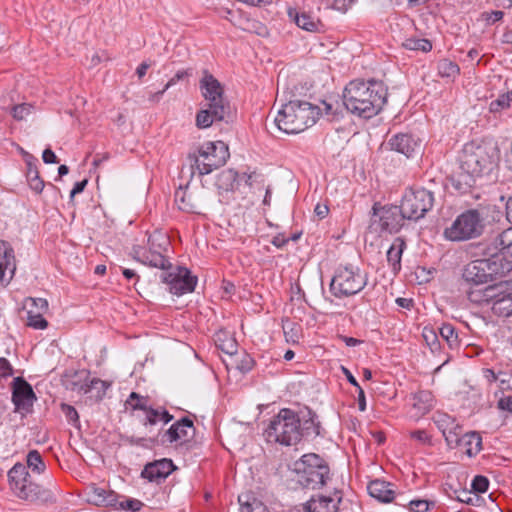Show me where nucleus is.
<instances>
[{
  "label": "nucleus",
  "instance_id": "obj_1",
  "mask_svg": "<svg viewBox=\"0 0 512 512\" xmlns=\"http://www.w3.org/2000/svg\"><path fill=\"white\" fill-rule=\"evenodd\" d=\"M46 471V463L38 450H30L26 455V465L17 462L7 472L9 488L13 495L30 504L49 505L57 502L59 489L50 477L48 486L37 483L34 474Z\"/></svg>",
  "mask_w": 512,
  "mask_h": 512
},
{
  "label": "nucleus",
  "instance_id": "obj_2",
  "mask_svg": "<svg viewBox=\"0 0 512 512\" xmlns=\"http://www.w3.org/2000/svg\"><path fill=\"white\" fill-rule=\"evenodd\" d=\"M387 96L388 89L383 81L355 79L343 91V104L351 114L370 119L382 111Z\"/></svg>",
  "mask_w": 512,
  "mask_h": 512
},
{
  "label": "nucleus",
  "instance_id": "obj_3",
  "mask_svg": "<svg viewBox=\"0 0 512 512\" xmlns=\"http://www.w3.org/2000/svg\"><path fill=\"white\" fill-rule=\"evenodd\" d=\"M199 88L206 104L196 114V126L205 129L216 122H232L234 111L224 96V87L208 70L203 71Z\"/></svg>",
  "mask_w": 512,
  "mask_h": 512
},
{
  "label": "nucleus",
  "instance_id": "obj_4",
  "mask_svg": "<svg viewBox=\"0 0 512 512\" xmlns=\"http://www.w3.org/2000/svg\"><path fill=\"white\" fill-rule=\"evenodd\" d=\"M500 161V149L492 141L472 140L466 143L459 157V163H463L467 171L479 178L490 175L498 168Z\"/></svg>",
  "mask_w": 512,
  "mask_h": 512
},
{
  "label": "nucleus",
  "instance_id": "obj_5",
  "mask_svg": "<svg viewBox=\"0 0 512 512\" xmlns=\"http://www.w3.org/2000/svg\"><path fill=\"white\" fill-rule=\"evenodd\" d=\"M319 113L318 106L307 101L291 99L282 105L274 122L279 130L287 134H297L315 124Z\"/></svg>",
  "mask_w": 512,
  "mask_h": 512
},
{
  "label": "nucleus",
  "instance_id": "obj_6",
  "mask_svg": "<svg viewBox=\"0 0 512 512\" xmlns=\"http://www.w3.org/2000/svg\"><path fill=\"white\" fill-rule=\"evenodd\" d=\"M299 431V413L290 408H282L271 418L263 435L268 443L292 446L301 441Z\"/></svg>",
  "mask_w": 512,
  "mask_h": 512
},
{
  "label": "nucleus",
  "instance_id": "obj_7",
  "mask_svg": "<svg viewBox=\"0 0 512 512\" xmlns=\"http://www.w3.org/2000/svg\"><path fill=\"white\" fill-rule=\"evenodd\" d=\"M229 156L228 146L223 141H216L203 144L197 152L189 153L187 159L192 173L197 171L203 176L225 165Z\"/></svg>",
  "mask_w": 512,
  "mask_h": 512
},
{
  "label": "nucleus",
  "instance_id": "obj_8",
  "mask_svg": "<svg viewBox=\"0 0 512 512\" xmlns=\"http://www.w3.org/2000/svg\"><path fill=\"white\" fill-rule=\"evenodd\" d=\"M297 482L306 489H320L329 478L330 468L327 462L318 454L303 455L295 462Z\"/></svg>",
  "mask_w": 512,
  "mask_h": 512
},
{
  "label": "nucleus",
  "instance_id": "obj_9",
  "mask_svg": "<svg viewBox=\"0 0 512 512\" xmlns=\"http://www.w3.org/2000/svg\"><path fill=\"white\" fill-rule=\"evenodd\" d=\"M367 282V273H362L359 267L339 265L331 279L329 290L338 299L347 298L361 292Z\"/></svg>",
  "mask_w": 512,
  "mask_h": 512
},
{
  "label": "nucleus",
  "instance_id": "obj_10",
  "mask_svg": "<svg viewBox=\"0 0 512 512\" xmlns=\"http://www.w3.org/2000/svg\"><path fill=\"white\" fill-rule=\"evenodd\" d=\"M484 228V209H468L444 230V236L450 241H466L482 235Z\"/></svg>",
  "mask_w": 512,
  "mask_h": 512
},
{
  "label": "nucleus",
  "instance_id": "obj_11",
  "mask_svg": "<svg viewBox=\"0 0 512 512\" xmlns=\"http://www.w3.org/2000/svg\"><path fill=\"white\" fill-rule=\"evenodd\" d=\"M434 202L432 191L423 187H411L403 194L400 206L407 220L417 222L433 208Z\"/></svg>",
  "mask_w": 512,
  "mask_h": 512
},
{
  "label": "nucleus",
  "instance_id": "obj_12",
  "mask_svg": "<svg viewBox=\"0 0 512 512\" xmlns=\"http://www.w3.org/2000/svg\"><path fill=\"white\" fill-rule=\"evenodd\" d=\"M405 220L407 218L400 205H381L375 202L372 206L370 228L376 226L375 230L380 233L395 234L404 226Z\"/></svg>",
  "mask_w": 512,
  "mask_h": 512
},
{
  "label": "nucleus",
  "instance_id": "obj_13",
  "mask_svg": "<svg viewBox=\"0 0 512 512\" xmlns=\"http://www.w3.org/2000/svg\"><path fill=\"white\" fill-rule=\"evenodd\" d=\"M497 264L496 262H487L477 259L467 264L463 271V279L474 285L484 284L494 281L507 273V264Z\"/></svg>",
  "mask_w": 512,
  "mask_h": 512
},
{
  "label": "nucleus",
  "instance_id": "obj_14",
  "mask_svg": "<svg viewBox=\"0 0 512 512\" xmlns=\"http://www.w3.org/2000/svg\"><path fill=\"white\" fill-rule=\"evenodd\" d=\"M11 401L15 413L26 416L33 412L37 396L32 385L22 376L15 377L11 383Z\"/></svg>",
  "mask_w": 512,
  "mask_h": 512
},
{
  "label": "nucleus",
  "instance_id": "obj_15",
  "mask_svg": "<svg viewBox=\"0 0 512 512\" xmlns=\"http://www.w3.org/2000/svg\"><path fill=\"white\" fill-rule=\"evenodd\" d=\"M161 279L169 285L172 294L181 296L191 293L197 285V276L192 275L191 271L183 266H177L175 271L164 270Z\"/></svg>",
  "mask_w": 512,
  "mask_h": 512
},
{
  "label": "nucleus",
  "instance_id": "obj_16",
  "mask_svg": "<svg viewBox=\"0 0 512 512\" xmlns=\"http://www.w3.org/2000/svg\"><path fill=\"white\" fill-rule=\"evenodd\" d=\"M170 246L169 237L166 234L154 233L148 237L149 255L148 266L162 270H171L173 268L169 258L165 255Z\"/></svg>",
  "mask_w": 512,
  "mask_h": 512
},
{
  "label": "nucleus",
  "instance_id": "obj_17",
  "mask_svg": "<svg viewBox=\"0 0 512 512\" xmlns=\"http://www.w3.org/2000/svg\"><path fill=\"white\" fill-rule=\"evenodd\" d=\"M157 434L159 443L162 445L173 443L184 444L193 438L195 426L193 420L185 416L173 423L167 430H159Z\"/></svg>",
  "mask_w": 512,
  "mask_h": 512
},
{
  "label": "nucleus",
  "instance_id": "obj_18",
  "mask_svg": "<svg viewBox=\"0 0 512 512\" xmlns=\"http://www.w3.org/2000/svg\"><path fill=\"white\" fill-rule=\"evenodd\" d=\"M504 235V230L494 237L481 242L477 245V249L479 250V254L483 256L482 260H486L487 262H496L497 264H507V273L512 270V261L507 260L506 245L501 241L502 236Z\"/></svg>",
  "mask_w": 512,
  "mask_h": 512
},
{
  "label": "nucleus",
  "instance_id": "obj_19",
  "mask_svg": "<svg viewBox=\"0 0 512 512\" xmlns=\"http://www.w3.org/2000/svg\"><path fill=\"white\" fill-rule=\"evenodd\" d=\"M102 384L105 386V382L98 378H89V372L87 370L79 371H66L62 376V384L67 390L79 393L90 392L96 384Z\"/></svg>",
  "mask_w": 512,
  "mask_h": 512
},
{
  "label": "nucleus",
  "instance_id": "obj_20",
  "mask_svg": "<svg viewBox=\"0 0 512 512\" xmlns=\"http://www.w3.org/2000/svg\"><path fill=\"white\" fill-rule=\"evenodd\" d=\"M478 178L477 175H472V172L467 171L463 163H459V169L446 178L445 185L451 187L452 193L465 195L472 192Z\"/></svg>",
  "mask_w": 512,
  "mask_h": 512
},
{
  "label": "nucleus",
  "instance_id": "obj_21",
  "mask_svg": "<svg viewBox=\"0 0 512 512\" xmlns=\"http://www.w3.org/2000/svg\"><path fill=\"white\" fill-rule=\"evenodd\" d=\"M176 469L171 459L162 458L145 464L140 477L151 483L161 484Z\"/></svg>",
  "mask_w": 512,
  "mask_h": 512
},
{
  "label": "nucleus",
  "instance_id": "obj_22",
  "mask_svg": "<svg viewBox=\"0 0 512 512\" xmlns=\"http://www.w3.org/2000/svg\"><path fill=\"white\" fill-rule=\"evenodd\" d=\"M15 270L14 250L8 242L0 240V284H8Z\"/></svg>",
  "mask_w": 512,
  "mask_h": 512
},
{
  "label": "nucleus",
  "instance_id": "obj_23",
  "mask_svg": "<svg viewBox=\"0 0 512 512\" xmlns=\"http://www.w3.org/2000/svg\"><path fill=\"white\" fill-rule=\"evenodd\" d=\"M390 150L411 157L420 146V140L410 133H398L389 138Z\"/></svg>",
  "mask_w": 512,
  "mask_h": 512
},
{
  "label": "nucleus",
  "instance_id": "obj_24",
  "mask_svg": "<svg viewBox=\"0 0 512 512\" xmlns=\"http://www.w3.org/2000/svg\"><path fill=\"white\" fill-rule=\"evenodd\" d=\"M395 485L391 482L375 479L368 483L367 490L371 497L381 503H391L397 498Z\"/></svg>",
  "mask_w": 512,
  "mask_h": 512
},
{
  "label": "nucleus",
  "instance_id": "obj_25",
  "mask_svg": "<svg viewBox=\"0 0 512 512\" xmlns=\"http://www.w3.org/2000/svg\"><path fill=\"white\" fill-rule=\"evenodd\" d=\"M337 499L330 496L318 495L311 497L304 505L307 512H338V504L342 500L341 493H335Z\"/></svg>",
  "mask_w": 512,
  "mask_h": 512
},
{
  "label": "nucleus",
  "instance_id": "obj_26",
  "mask_svg": "<svg viewBox=\"0 0 512 512\" xmlns=\"http://www.w3.org/2000/svg\"><path fill=\"white\" fill-rule=\"evenodd\" d=\"M317 418V414L310 408H306L305 411H300L299 432L301 433V439L303 437L315 438L321 435V424Z\"/></svg>",
  "mask_w": 512,
  "mask_h": 512
},
{
  "label": "nucleus",
  "instance_id": "obj_27",
  "mask_svg": "<svg viewBox=\"0 0 512 512\" xmlns=\"http://www.w3.org/2000/svg\"><path fill=\"white\" fill-rule=\"evenodd\" d=\"M38 159L33 155L26 153L25 154V163H26V178L29 184V187L37 194H40L44 187L45 182L40 177L39 170L37 167Z\"/></svg>",
  "mask_w": 512,
  "mask_h": 512
},
{
  "label": "nucleus",
  "instance_id": "obj_28",
  "mask_svg": "<svg viewBox=\"0 0 512 512\" xmlns=\"http://www.w3.org/2000/svg\"><path fill=\"white\" fill-rule=\"evenodd\" d=\"M405 248V240L401 237H397L394 239L387 251V261L392 267L394 274H397L401 270V258Z\"/></svg>",
  "mask_w": 512,
  "mask_h": 512
},
{
  "label": "nucleus",
  "instance_id": "obj_29",
  "mask_svg": "<svg viewBox=\"0 0 512 512\" xmlns=\"http://www.w3.org/2000/svg\"><path fill=\"white\" fill-rule=\"evenodd\" d=\"M413 408L416 410L417 416H424L434 406V396L432 392L428 390H420L413 394Z\"/></svg>",
  "mask_w": 512,
  "mask_h": 512
},
{
  "label": "nucleus",
  "instance_id": "obj_30",
  "mask_svg": "<svg viewBox=\"0 0 512 512\" xmlns=\"http://www.w3.org/2000/svg\"><path fill=\"white\" fill-rule=\"evenodd\" d=\"M458 447H463L467 456L474 457L482 449V437L475 431L465 433L462 435Z\"/></svg>",
  "mask_w": 512,
  "mask_h": 512
},
{
  "label": "nucleus",
  "instance_id": "obj_31",
  "mask_svg": "<svg viewBox=\"0 0 512 512\" xmlns=\"http://www.w3.org/2000/svg\"><path fill=\"white\" fill-rule=\"evenodd\" d=\"M240 512H268L262 501L257 499L251 492L242 493L238 496Z\"/></svg>",
  "mask_w": 512,
  "mask_h": 512
},
{
  "label": "nucleus",
  "instance_id": "obj_32",
  "mask_svg": "<svg viewBox=\"0 0 512 512\" xmlns=\"http://www.w3.org/2000/svg\"><path fill=\"white\" fill-rule=\"evenodd\" d=\"M214 342L218 349L230 356L237 353L238 343L227 331L220 330L216 332Z\"/></svg>",
  "mask_w": 512,
  "mask_h": 512
},
{
  "label": "nucleus",
  "instance_id": "obj_33",
  "mask_svg": "<svg viewBox=\"0 0 512 512\" xmlns=\"http://www.w3.org/2000/svg\"><path fill=\"white\" fill-rule=\"evenodd\" d=\"M238 177L239 174L234 169H225L218 174L216 186L226 192L234 191L238 186Z\"/></svg>",
  "mask_w": 512,
  "mask_h": 512
},
{
  "label": "nucleus",
  "instance_id": "obj_34",
  "mask_svg": "<svg viewBox=\"0 0 512 512\" xmlns=\"http://www.w3.org/2000/svg\"><path fill=\"white\" fill-rule=\"evenodd\" d=\"M441 341L446 343L451 350L458 349L460 340L455 327L450 323H444L439 328Z\"/></svg>",
  "mask_w": 512,
  "mask_h": 512
},
{
  "label": "nucleus",
  "instance_id": "obj_35",
  "mask_svg": "<svg viewBox=\"0 0 512 512\" xmlns=\"http://www.w3.org/2000/svg\"><path fill=\"white\" fill-rule=\"evenodd\" d=\"M175 202L181 211L195 213L197 210V204L193 201L192 195L188 193L187 187L185 189L180 187L176 190Z\"/></svg>",
  "mask_w": 512,
  "mask_h": 512
},
{
  "label": "nucleus",
  "instance_id": "obj_36",
  "mask_svg": "<svg viewBox=\"0 0 512 512\" xmlns=\"http://www.w3.org/2000/svg\"><path fill=\"white\" fill-rule=\"evenodd\" d=\"M289 16L294 17L295 23L303 30L314 32L318 29L319 21H315L313 17L307 13L299 14L296 11L289 10Z\"/></svg>",
  "mask_w": 512,
  "mask_h": 512
},
{
  "label": "nucleus",
  "instance_id": "obj_37",
  "mask_svg": "<svg viewBox=\"0 0 512 512\" xmlns=\"http://www.w3.org/2000/svg\"><path fill=\"white\" fill-rule=\"evenodd\" d=\"M397 505L407 507L409 512H427L436 506V502L426 499H409L408 502H397Z\"/></svg>",
  "mask_w": 512,
  "mask_h": 512
},
{
  "label": "nucleus",
  "instance_id": "obj_38",
  "mask_svg": "<svg viewBox=\"0 0 512 512\" xmlns=\"http://www.w3.org/2000/svg\"><path fill=\"white\" fill-rule=\"evenodd\" d=\"M132 409L141 410L145 413V417L142 420V424L145 427L154 426L160 421L158 407L154 408L152 406H145L142 404H132Z\"/></svg>",
  "mask_w": 512,
  "mask_h": 512
},
{
  "label": "nucleus",
  "instance_id": "obj_39",
  "mask_svg": "<svg viewBox=\"0 0 512 512\" xmlns=\"http://www.w3.org/2000/svg\"><path fill=\"white\" fill-rule=\"evenodd\" d=\"M433 421L443 436L449 429H456V419L447 413L437 411L433 415Z\"/></svg>",
  "mask_w": 512,
  "mask_h": 512
},
{
  "label": "nucleus",
  "instance_id": "obj_40",
  "mask_svg": "<svg viewBox=\"0 0 512 512\" xmlns=\"http://www.w3.org/2000/svg\"><path fill=\"white\" fill-rule=\"evenodd\" d=\"M123 441L131 446H139L145 449H151L155 444L159 443L158 434L153 437H135L125 436Z\"/></svg>",
  "mask_w": 512,
  "mask_h": 512
},
{
  "label": "nucleus",
  "instance_id": "obj_41",
  "mask_svg": "<svg viewBox=\"0 0 512 512\" xmlns=\"http://www.w3.org/2000/svg\"><path fill=\"white\" fill-rule=\"evenodd\" d=\"M422 336L432 353H438L442 349L441 340L433 328L425 327Z\"/></svg>",
  "mask_w": 512,
  "mask_h": 512
},
{
  "label": "nucleus",
  "instance_id": "obj_42",
  "mask_svg": "<svg viewBox=\"0 0 512 512\" xmlns=\"http://www.w3.org/2000/svg\"><path fill=\"white\" fill-rule=\"evenodd\" d=\"M191 75L190 70H180L178 71L164 86V88L156 93L151 94L149 100L152 102H158L162 95L168 90L171 86L175 85L178 81L188 77Z\"/></svg>",
  "mask_w": 512,
  "mask_h": 512
},
{
  "label": "nucleus",
  "instance_id": "obj_43",
  "mask_svg": "<svg viewBox=\"0 0 512 512\" xmlns=\"http://www.w3.org/2000/svg\"><path fill=\"white\" fill-rule=\"evenodd\" d=\"M499 292L496 295L497 299L495 304L501 305L506 301H511L510 309L507 310L506 316H510L512 314V282H506L504 284H500Z\"/></svg>",
  "mask_w": 512,
  "mask_h": 512
},
{
  "label": "nucleus",
  "instance_id": "obj_44",
  "mask_svg": "<svg viewBox=\"0 0 512 512\" xmlns=\"http://www.w3.org/2000/svg\"><path fill=\"white\" fill-rule=\"evenodd\" d=\"M43 313L44 312L29 308L27 310V325L34 329H45L48 326V322L43 317Z\"/></svg>",
  "mask_w": 512,
  "mask_h": 512
},
{
  "label": "nucleus",
  "instance_id": "obj_45",
  "mask_svg": "<svg viewBox=\"0 0 512 512\" xmlns=\"http://www.w3.org/2000/svg\"><path fill=\"white\" fill-rule=\"evenodd\" d=\"M60 409L62 413L65 415V418L69 424H71L75 428H80V420L79 414L77 410L70 404L61 403Z\"/></svg>",
  "mask_w": 512,
  "mask_h": 512
},
{
  "label": "nucleus",
  "instance_id": "obj_46",
  "mask_svg": "<svg viewBox=\"0 0 512 512\" xmlns=\"http://www.w3.org/2000/svg\"><path fill=\"white\" fill-rule=\"evenodd\" d=\"M236 368L240 370L242 373H248L251 371L255 365L254 358L246 352H242L235 359Z\"/></svg>",
  "mask_w": 512,
  "mask_h": 512
},
{
  "label": "nucleus",
  "instance_id": "obj_47",
  "mask_svg": "<svg viewBox=\"0 0 512 512\" xmlns=\"http://www.w3.org/2000/svg\"><path fill=\"white\" fill-rule=\"evenodd\" d=\"M512 103V90L505 94L500 95L496 100L490 103L491 112H499L503 109L509 108Z\"/></svg>",
  "mask_w": 512,
  "mask_h": 512
},
{
  "label": "nucleus",
  "instance_id": "obj_48",
  "mask_svg": "<svg viewBox=\"0 0 512 512\" xmlns=\"http://www.w3.org/2000/svg\"><path fill=\"white\" fill-rule=\"evenodd\" d=\"M405 47L414 51L429 52L432 49V43L428 39L410 38L406 40Z\"/></svg>",
  "mask_w": 512,
  "mask_h": 512
},
{
  "label": "nucleus",
  "instance_id": "obj_49",
  "mask_svg": "<svg viewBox=\"0 0 512 512\" xmlns=\"http://www.w3.org/2000/svg\"><path fill=\"white\" fill-rule=\"evenodd\" d=\"M462 435V426L456 422V429H449L445 433L444 438L450 448H455L459 446V441L462 438Z\"/></svg>",
  "mask_w": 512,
  "mask_h": 512
},
{
  "label": "nucleus",
  "instance_id": "obj_50",
  "mask_svg": "<svg viewBox=\"0 0 512 512\" xmlns=\"http://www.w3.org/2000/svg\"><path fill=\"white\" fill-rule=\"evenodd\" d=\"M438 69L441 76L445 77H452L460 73L459 66L456 63L449 60L441 61L439 63Z\"/></svg>",
  "mask_w": 512,
  "mask_h": 512
},
{
  "label": "nucleus",
  "instance_id": "obj_51",
  "mask_svg": "<svg viewBox=\"0 0 512 512\" xmlns=\"http://www.w3.org/2000/svg\"><path fill=\"white\" fill-rule=\"evenodd\" d=\"M455 493H457L456 499L459 502H462V503H465L468 505H472V506L479 505L480 497L476 493H474V495H472V491H467V490H461L459 493L457 491H455Z\"/></svg>",
  "mask_w": 512,
  "mask_h": 512
},
{
  "label": "nucleus",
  "instance_id": "obj_52",
  "mask_svg": "<svg viewBox=\"0 0 512 512\" xmlns=\"http://www.w3.org/2000/svg\"><path fill=\"white\" fill-rule=\"evenodd\" d=\"M489 480L486 476L477 475L474 477L471 483L472 491L476 494L484 493L488 490Z\"/></svg>",
  "mask_w": 512,
  "mask_h": 512
},
{
  "label": "nucleus",
  "instance_id": "obj_53",
  "mask_svg": "<svg viewBox=\"0 0 512 512\" xmlns=\"http://www.w3.org/2000/svg\"><path fill=\"white\" fill-rule=\"evenodd\" d=\"M31 109L32 106L30 104L23 103L13 106L11 109V114L15 120L20 121L25 119V117L31 113Z\"/></svg>",
  "mask_w": 512,
  "mask_h": 512
},
{
  "label": "nucleus",
  "instance_id": "obj_54",
  "mask_svg": "<svg viewBox=\"0 0 512 512\" xmlns=\"http://www.w3.org/2000/svg\"><path fill=\"white\" fill-rule=\"evenodd\" d=\"M144 506L143 502L134 498H127L124 501H120L119 508L121 510H127L131 512H138Z\"/></svg>",
  "mask_w": 512,
  "mask_h": 512
},
{
  "label": "nucleus",
  "instance_id": "obj_55",
  "mask_svg": "<svg viewBox=\"0 0 512 512\" xmlns=\"http://www.w3.org/2000/svg\"><path fill=\"white\" fill-rule=\"evenodd\" d=\"M119 497L120 496L116 492L109 490L108 494L106 495L105 500L97 499L98 506L112 507V508L118 509L119 503H120Z\"/></svg>",
  "mask_w": 512,
  "mask_h": 512
},
{
  "label": "nucleus",
  "instance_id": "obj_56",
  "mask_svg": "<svg viewBox=\"0 0 512 512\" xmlns=\"http://www.w3.org/2000/svg\"><path fill=\"white\" fill-rule=\"evenodd\" d=\"M131 256L134 260L148 266L149 255L145 248L141 246H133Z\"/></svg>",
  "mask_w": 512,
  "mask_h": 512
},
{
  "label": "nucleus",
  "instance_id": "obj_57",
  "mask_svg": "<svg viewBox=\"0 0 512 512\" xmlns=\"http://www.w3.org/2000/svg\"><path fill=\"white\" fill-rule=\"evenodd\" d=\"M481 17L484 21H486L488 25H491L502 20L504 17V12L501 10H494L490 12L485 11L481 14Z\"/></svg>",
  "mask_w": 512,
  "mask_h": 512
},
{
  "label": "nucleus",
  "instance_id": "obj_58",
  "mask_svg": "<svg viewBox=\"0 0 512 512\" xmlns=\"http://www.w3.org/2000/svg\"><path fill=\"white\" fill-rule=\"evenodd\" d=\"M410 437L421 444L432 445L431 436L426 430H414L410 432Z\"/></svg>",
  "mask_w": 512,
  "mask_h": 512
},
{
  "label": "nucleus",
  "instance_id": "obj_59",
  "mask_svg": "<svg viewBox=\"0 0 512 512\" xmlns=\"http://www.w3.org/2000/svg\"><path fill=\"white\" fill-rule=\"evenodd\" d=\"M108 492H109V489H105V488L97 487V486L92 487V490L90 492V500H91V502L98 506L97 499L105 500L106 495L108 494Z\"/></svg>",
  "mask_w": 512,
  "mask_h": 512
},
{
  "label": "nucleus",
  "instance_id": "obj_60",
  "mask_svg": "<svg viewBox=\"0 0 512 512\" xmlns=\"http://www.w3.org/2000/svg\"><path fill=\"white\" fill-rule=\"evenodd\" d=\"M326 7L332 8L341 12H345L348 9L347 0H323Z\"/></svg>",
  "mask_w": 512,
  "mask_h": 512
},
{
  "label": "nucleus",
  "instance_id": "obj_61",
  "mask_svg": "<svg viewBox=\"0 0 512 512\" xmlns=\"http://www.w3.org/2000/svg\"><path fill=\"white\" fill-rule=\"evenodd\" d=\"M497 408L512 414V395H503L497 402Z\"/></svg>",
  "mask_w": 512,
  "mask_h": 512
},
{
  "label": "nucleus",
  "instance_id": "obj_62",
  "mask_svg": "<svg viewBox=\"0 0 512 512\" xmlns=\"http://www.w3.org/2000/svg\"><path fill=\"white\" fill-rule=\"evenodd\" d=\"M501 241L506 245V255L512 258V227L504 230Z\"/></svg>",
  "mask_w": 512,
  "mask_h": 512
},
{
  "label": "nucleus",
  "instance_id": "obj_63",
  "mask_svg": "<svg viewBox=\"0 0 512 512\" xmlns=\"http://www.w3.org/2000/svg\"><path fill=\"white\" fill-rule=\"evenodd\" d=\"M30 308L35 311L46 312L48 310V302L44 298H30Z\"/></svg>",
  "mask_w": 512,
  "mask_h": 512
},
{
  "label": "nucleus",
  "instance_id": "obj_64",
  "mask_svg": "<svg viewBox=\"0 0 512 512\" xmlns=\"http://www.w3.org/2000/svg\"><path fill=\"white\" fill-rule=\"evenodd\" d=\"M498 381L501 390H507L512 388V375L500 372Z\"/></svg>",
  "mask_w": 512,
  "mask_h": 512
}]
</instances>
